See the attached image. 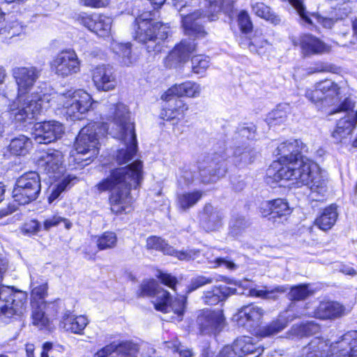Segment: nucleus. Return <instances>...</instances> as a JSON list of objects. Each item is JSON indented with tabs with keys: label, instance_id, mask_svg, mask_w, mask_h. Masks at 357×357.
<instances>
[{
	"label": "nucleus",
	"instance_id": "obj_32",
	"mask_svg": "<svg viewBox=\"0 0 357 357\" xmlns=\"http://www.w3.org/2000/svg\"><path fill=\"white\" fill-rule=\"evenodd\" d=\"M302 53L305 56L318 54L326 52L328 47L319 38L312 35H305L300 40Z\"/></svg>",
	"mask_w": 357,
	"mask_h": 357
},
{
	"label": "nucleus",
	"instance_id": "obj_52",
	"mask_svg": "<svg viewBox=\"0 0 357 357\" xmlns=\"http://www.w3.org/2000/svg\"><path fill=\"white\" fill-rule=\"evenodd\" d=\"M61 222L64 223V227L66 229H70L73 226L72 222L69 220L56 214L45 220L43 228L45 230H50L52 227L57 226Z\"/></svg>",
	"mask_w": 357,
	"mask_h": 357
},
{
	"label": "nucleus",
	"instance_id": "obj_53",
	"mask_svg": "<svg viewBox=\"0 0 357 357\" xmlns=\"http://www.w3.org/2000/svg\"><path fill=\"white\" fill-rule=\"evenodd\" d=\"M218 280L215 277L209 276H204L199 275L195 278H192L190 285L188 287V289L186 293L190 294V292L197 289L198 288L204 286L206 284H211L214 281H218Z\"/></svg>",
	"mask_w": 357,
	"mask_h": 357
},
{
	"label": "nucleus",
	"instance_id": "obj_3",
	"mask_svg": "<svg viewBox=\"0 0 357 357\" xmlns=\"http://www.w3.org/2000/svg\"><path fill=\"white\" fill-rule=\"evenodd\" d=\"M142 167L140 160H135L126 167L113 170L109 176L97 184L100 192L111 191L109 203L113 213L119 214L130 211L133 199L130 190L140 185L143 178Z\"/></svg>",
	"mask_w": 357,
	"mask_h": 357
},
{
	"label": "nucleus",
	"instance_id": "obj_39",
	"mask_svg": "<svg viewBox=\"0 0 357 357\" xmlns=\"http://www.w3.org/2000/svg\"><path fill=\"white\" fill-rule=\"evenodd\" d=\"M77 181L76 176L68 174L63 175L54 185L52 186V192L49 196V202L51 203L56 199L61 193L64 190L70 188Z\"/></svg>",
	"mask_w": 357,
	"mask_h": 357
},
{
	"label": "nucleus",
	"instance_id": "obj_19",
	"mask_svg": "<svg viewBox=\"0 0 357 357\" xmlns=\"http://www.w3.org/2000/svg\"><path fill=\"white\" fill-rule=\"evenodd\" d=\"M39 169L50 178H59L64 171L63 155L55 149L43 152L37 160Z\"/></svg>",
	"mask_w": 357,
	"mask_h": 357
},
{
	"label": "nucleus",
	"instance_id": "obj_28",
	"mask_svg": "<svg viewBox=\"0 0 357 357\" xmlns=\"http://www.w3.org/2000/svg\"><path fill=\"white\" fill-rule=\"evenodd\" d=\"M347 314L344 305L336 301L320 302L314 312V317L320 319H333Z\"/></svg>",
	"mask_w": 357,
	"mask_h": 357
},
{
	"label": "nucleus",
	"instance_id": "obj_16",
	"mask_svg": "<svg viewBox=\"0 0 357 357\" xmlns=\"http://www.w3.org/2000/svg\"><path fill=\"white\" fill-rule=\"evenodd\" d=\"M227 284L234 285L233 287H227L226 285H220L214 287L211 291H208L203 296L204 302L207 305H215L220 301H223L227 296L232 294H243L244 290L252 289L250 287V282L247 280H234L231 279H225Z\"/></svg>",
	"mask_w": 357,
	"mask_h": 357
},
{
	"label": "nucleus",
	"instance_id": "obj_1",
	"mask_svg": "<svg viewBox=\"0 0 357 357\" xmlns=\"http://www.w3.org/2000/svg\"><path fill=\"white\" fill-rule=\"evenodd\" d=\"M306 146L298 139H290L281 142L275 154L278 161L266 171V183L292 181L298 186L306 185L310 190V199L320 201L327 192V174L313 160L303 156Z\"/></svg>",
	"mask_w": 357,
	"mask_h": 357
},
{
	"label": "nucleus",
	"instance_id": "obj_38",
	"mask_svg": "<svg viewBox=\"0 0 357 357\" xmlns=\"http://www.w3.org/2000/svg\"><path fill=\"white\" fill-rule=\"evenodd\" d=\"M31 140L24 135L13 138L9 144V151L16 155H24L31 149Z\"/></svg>",
	"mask_w": 357,
	"mask_h": 357
},
{
	"label": "nucleus",
	"instance_id": "obj_45",
	"mask_svg": "<svg viewBox=\"0 0 357 357\" xmlns=\"http://www.w3.org/2000/svg\"><path fill=\"white\" fill-rule=\"evenodd\" d=\"M192 70L195 74L204 76L209 67V58L205 55L199 54L194 56L191 60Z\"/></svg>",
	"mask_w": 357,
	"mask_h": 357
},
{
	"label": "nucleus",
	"instance_id": "obj_24",
	"mask_svg": "<svg viewBox=\"0 0 357 357\" xmlns=\"http://www.w3.org/2000/svg\"><path fill=\"white\" fill-rule=\"evenodd\" d=\"M264 310L257 305L251 304L242 307L233 317L238 325L249 328L258 327L262 321Z\"/></svg>",
	"mask_w": 357,
	"mask_h": 357
},
{
	"label": "nucleus",
	"instance_id": "obj_61",
	"mask_svg": "<svg viewBox=\"0 0 357 357\" xmlns=\"http://www.w3.org/2000/svg\"><path fill=\"white\" fill-rule=\"evenodd\" d=\"M178 97V91L177 88V84H174L169 89H168L162 96L161 99L164 101L167 102L168 103H172L174 102V100L175 99L174 97Z\"/></svg>",
	"mask_w": 357,
	"mask_h": 357
},
{
	"label": "nucleus",
	"instance_id": "obj_8",
	"mask_svg": "<svg viewBox=\"0 0 357 357\" xmlns=\"http://www.w3.org/2000/svg\"><path fill=\"white\" fill-rule=\"evenodd\" d=\"M138 295L152 297V303L156 310L164 313L172 311L178 321L182 320L186 301L184 296H180L174 301L170 300L169 292L160 288L154 280H144L140 285Z\"/></svg>",
	"mask_w": 357,
	"mask_h": 357
},
{
	"label": "nucleus",
	"instance_id": "obj_56",
	"mask_svg": "<svg viewBox=\"0 0 357 357\" xmlns=\"http://www.w3.org/2000/svg\"><path fill=\"white\" fill-rule=\"evenodd\" d=\"M269 43L262 34L255 33L250 40L248 48L252 52H259V50L268 45Z\"/></svg>",
	"mask_w": 357,
	"mask_h": 357
},
{
	"label": "nucleus",
	"instance_id": "obj_27",
	"mask_svg": "<svg viewBox=\"0 0 357 357\" xmlns=\"http://www.w3.org/2000/svg\"><path fill=\"white\" fill-rule=\"evenodd\" d=\"M224 214L211 204H206L200 214L199 223L207 231L219 229L223 224Z\"/></svg>",
	"mask_w": 357,
	"mask_h": 357
},
{
	"label": "nucleus",
	"instance_id": "obj_10",
	"mask_svg": "<svg viewBox=\"0 0 357 357\" xmlns=\"http://www.w3.org/2000/svg\"><path fill=\"white\" fill-rule=\"evenodd\" d=\"M151 12L144 13L136 17L134 24L135 39L142 43H155L154 46L147 45L148 52H160V42L168 36L169 27L161 22H155Z\"/></svg>",
	"mask_w": 357,
	"mask_h": 357
},
{
	"label": "nucleus",
	"instance_id": "obj_7",
	"mask_svg": "<svg viewBox=\"0 0 357 357\" xmlns=\"http://www.w3.org/2000/svg\"><path fill=\"white\" fill-rule=\"evenodd\" d=\"M110 130L106 123H93L82 128L75 144V154H71L70 162L84 167L90 164L99 153L98 135H105Z\"/></svg>",
	"mask_w": 357,
	"mask_h": 357
},
{
	"label": "nucleus",
	"instance_id": "obj_59",
	"mask_svg": "<svg viewBox=\"0 0 357 357\" xmlns=\"http://www.w3.org/2000/svg\"><path fill=\"white\" fill-rule=\"evenodd\" d=\"M238 25L242 31L247 33L252 28L250 16L245 11H241L238 17Z\"/></svg>",
	"mask_w": 357,
	"mask_h": 357
},
{
	"label": "nucleus",
	"instance_id": "obj_54",
	"mask_svg": "<svg viewBox=\"0 0 357 357\" xmlns=\"http://www.w3.org/2000/svg\"><path fill=\"white\" fill-rule=\"evenodd\" d=\"M311 294L308 285L301 284L291 288L289 297L293 300H303Z\"/></svg>",
	"mask_w": 357,
	"mask_h": 357
},
{
	"label": "nucleus",
	"instance_id": "obj_21",
	"mask_svg": "<svg viewBox=\"0 0 357 357\" xmlns=\"http://www.w3.org/2000/svg\"><path fill=\"white\" fill-rule=\"evenodd\" d=\"M64 127L56 121L37 123L34 125L33 136L38 144H49L62 137Z\"/></svg>",
	"mask_w": 357,
	"mask_h": 357
},
{
	"label": "nucleus",
	"instance_id": "obj_49",
	"mask_svg": "<svg viewBox=\"0 0 357 357\" xmlns=\"http://www.w3.org/2000/svg\"><path fill=\"white\" fill-rule=\"evenodd\" d=\"M117 241L115 233L107 231L103 233L97 239V245L99 250H106L114 248Z\"/></svg>",
	"mask_w": 357,
	"mask_h": 357
},
{
	"label": "nucleus",
	"instance_id": "obj_9",
	"mask_svg": "<svg viewBox=\"0 0 357 357\" xmlns=\"http://www.w3.org/2000/svg\"><path fill=\"white\" fill-rule=\"evenodd\" d=\"M8 262L0 257V282L6 271ZM27 294L14 291L13 288L0 285V323H7L14 315L20 316L26 311Z\"/></svg>",
	"mask_w": 357,
	"mask_h": 357
},
{
	"label": "nucleus",
	"instance_id": "obj_57",
	"mask_svg": "<svg viewBox=\"0 0 357 357\" xmlns=\"http://www.w3.org/2000/svg\"><path fill=\"white\" fill-rule=\"evenodd\" d=\"M248 225V222L245 220L244 217H233L229 223L231 233L233 235H238L240 231L246 228Z\"/></svg>",
	"mask_w": 357,
	"mask_h": 357
},
{
	"label": "nucleus",
	"instance_id": "obj_2",
	"mask_svg": "<svg viewBox=\"0 0 357 357\" xmlns=\"http://www.w3.org/2000/svg\"><path fill=\"white\" fill-rule=\"evenodd\" d=\"M41 75V70L33 66H19L11 69V76L17 86V96L9 104L10 117L16 122L31 123L47 109L52 100L51 94L43 90L33 91Z\"/></svg>",
	"mask_w": 357,
	"mask_h": 357
},
{
	"label": "nucleus",
	"instance_id": "obj_34",
	"mask_svg": "<svg viewBox=\"0 0 357 357\" xmlns=\"http://www.w3.org/2000/svg\"><path fill=\"white\" fill-rule=\"evenodd\" d=\"M54 303L40 301L32 304V323L40 329L47 328L50 324V320L46 315L47 307L54 305Z\"/></svg>",
	"mask_w": 357,
	"mask_h": 357
},
{
	"label": "nucleus",
	"instance_id": "obj_22",
	"mask_svg": "<svg viewBox=\"0 0 357 357\" xmlns=\"http://www.w3.org/2000/svg\"><path fill=\"white\" fill-rule=\"evenodd\" d=\"M78 22L100 37L109 36L111 33L112 19L104 15L82 13L77 17Z\"/></svg>",
	"mask_w": 357,
	"mask_h": 357
},
{
	"label": "nucleus",
	"instance_id": "obj_47",
	"mask_svg": "<svg viewBox=\"0 0 357 357\" xmlns=\"http://www.w3.org/2000/svg\"><path fill=\"white\" fill-rule=\"evenodd\" d=\"M272 209L273 211V218L286 217L291 213V208L287 200L284 199L272 200Z\"/></svg>",
	"mask_w": 357,
	"mask_h": 357
},
{
	"label": "nucleus",
	"instance_id": "obj_43",
	"mask_svg": "<svg viewBox=\"0 0 357 357\" xmlns=\"http://www.w3.org/2000/svg\"><path fill=\"white\" fill-rule=\"evenodd\" d=\"M178 91V97L197 98L202 92V86L199 84L187 81L181 84H177Z\"/></svg>",
	"mask_w": 357,
	"mask_h": 357
},
{
	"label": "nucleus",
	"instance_id": "obj_44",
	"mask_svg": "<svg viewBox=\"0 0 357 357\" xmlns=\"http://www.w3.org/2000/svg\"><path fill=\"white\" fill-rule=\"evenodd\" d=\"M288 321L289 320H287L283 315H280L278 319L261 328L259 335L262 337L274 335L282 331L287 326Z\"/></svg>",
	"mask_w": 357,
	"mask_h": 357
},
{
	"label": "nucleus",
	"instance_id": "obj_29",
	"mask_svg": "<svg viewBox=\"0 0 357 357\" xmlns=\"http://www.w3.org/2000/svg\"><path fill=\"white\" fill-rule=\"evenodd\" d=\"M88 324V319L85 316H76L70 310H66L61 317L59 327L66 331L81 335Z\"/></svg>",
	"mask_w": 357,
	"mask_h": 357
},
{
	"label": "nucleus",
	"instance_id": "obj_42",
	"mask_svg": "<svg viewBox=\"0 0 357 357\" xmlns=\"http://www.w3.org/2000/svg\"><path fill=\"white\" fill-rule=\"evenodd\" d=\"M253 12L259 17L270 22L273 24H278L280 22V17L275 15L270 7L261 2H257L252 5Z\"/></svg>",
	"mask_w": 357,
	"mask_h": 357
},
{
	"label": "nucleus",
	"instance_id": "obj_51",
	"mask_svg": "<svg viewBox=\"0 0 357 357\" xmlns=\"http://www.w3.org/2000/svg\"><path fill=\"white\" fill-rule=\"evenodd\" d=\"M116 352L122 357H136L138 352V347L131 342H124L116 344Z\"/></svg>",
	"mask_w": 357,
	"mask_h": 357
},
{
	"label": "nucleus",
	"instance_id": "obj_13",
	"mask_svg": "<svg viewBox=\"0 0 357 357\" xmlns=\"http://www.w3.org/2000/svg\"><path fill=\"white\" fill-rule=\"evenodd\" d=\"M199 179L203 184L217 182L227 172V164L223 156L217 153L208 156L198 162Z\"/></svg>",
	"mask_w": 357,
	"mask_h": 357
},
{
	"label": "nucleus",
	"instance_id": "obj_31",
	"mask_svg": "<svg viewBox=\"0 0 357 357\" xmlns=\"http://www.w3.org/2000/svg\"><path fill=\"white\" fill-rule=\"evenodd\" d=\"M195 49V44L193 41L182 40L167 56V65L172 67L174 64L185 61Z\"/></svg>",
	"mask_w": 357,
	"mask_h": 357
},
{
	"label": "nucleus",
	"instance_id": "obj_50",
	"mask_svg": "<svg viewBox=\"0 0 357 357\" xmlns=\"http://www.w3.org/2000/svg\"><path fill=\"white\" fill-rule=\"evenodd\" d=\"M178 176V183L181 187L188 186L192 183L195 180V172L192 171L190 165H183L179 169Z\"/></svg>",
	"mask_w": 357,
	"mask_h": 357
},
{
	"label": "nucleus",
	"instance_id": "obj_23",
	"mask_svg": "<svg viewBox=\"0 0 357 357\" xmlns=\"http://www.w3.org/2000/svg\"><path fill=\"white\" fill-rule=\"evenodd\" d=\"M200 332L204 335H216L225 326V319L221 310L203 311L197 317Z\"/></svg>",
	"mask_w": 357,
	"mask_h": 357
},
{
	"label": "nucleus",
	"instance_id": "obj_17",
	"mask_svg": "<svg viewBox=\"0 0 357 357\" xmlns=\"http://www.w3.org/2000/svg\"><path fill=\"white\" fill-rule=\"evenodd\" d=\"M50 68L59 77H67L79 72L80 61L74 50H66L54 57Z\"/></svg>",
	"mask_w": 357,
	"mask_h": 357
},
{
	"label": "nucleus",
	"instance_id": "obj_36",
	"mask_svg": "<svg viewBox=\"0 0 357 357\" xmlns=\"http://www.w3.org/2000/svg\"><path fill=\"white\" fill-rule=\"evenodd\" d=\"M337 219V208L335 206L324 209L320 215L315 219L314 225L323 231L331 229Z\"/></svg>",
	"mask_w": 357,
	"mask_h": 357
},
{
	"label": "nucleus",
	"instance_id": "obj_11",
	"mask_svg": "<svg viewBox=\"0 0 357 357\" xmlns=\"http://www.w3.org/2000/svg\"><path fill=\"white\" fill-rule=\"evenodd\" d=\"M52 102H57L58 105L63 108L66 114L72 120L82 119L84 116L93 109V101L91 96L86 91L78 89L68 91L65 93L51 95Z\"/></svg>",
	"mask_w": 357,
	"mask_h": 357
},
{
	"label": "nucleus",
	"instance_id": "obj_14",
	"mask_svg": "<svg viewBox=\"0 0 357 357\" xmlns=\"http://www.w3.org/2000/svg\"><path fill=\"white\" fill-rule=\"evenodd\" d=\"M340 87L331 79H325L317 83L314 89H307L306 98L312 102L323 106H329L340 100Z\"/></svg>",
	"mask_w": 357,
	"mask_h": 357
},
{
	"label": "nucleus",
	"instance_id": "obj_48",
	"mask_svg": "<svg viewBox=\"0 0 357 357\" xmlns=\"http://www.w3.org/2000/svg\"><path fill=\"white\" fill-rule=\"evenodd\" d=\"M320 330L319 326L314 321L307 322L299 326H294L292 332L299 337L308 336L317 333Z\"/></svg>",
	"mask_w": 357,
	"mask_h": 357
},
{
	"label": "nucleus",
	"instance_id": "obj_6",
	"mask_svg": "<svg viewBox=\"0 0 357 357\" xmlns=\"http://www.w3.org/2000/svg\"><path fill=\"white\" fill-rule=\"evenodd\" d=\"M301 357H357V331L344 333L330 344L314 337L303 349Z\"/></svg>",
	"mask_w": 357,
	"mask_h": 357
},
{
	"label": "nucleus",
	"instance_id": "obj_37",
	"mask_svg": "<svg viewBox=\"0 0 357 357\" xmlns=\"http://www.w3.org/2000/svg\"><path fill=\"white\" fill-rule=\"evenodd\" d=\"M31 303L45 301L44 298L47 294V282L41 278L31 275Z\"/></svg>",
	"mask_w": 357,
	"mask_h": 357
},
{
	"label": "nucleus",
	"instance_id": "obj_63",
	"mask_svg": "<svg viewBox=\"0 0 357 357\" xmlns=\"http://www.w3.org/2000/svg\"><path fill=\"white\" fill-rule=\"evenodd\" d=\"M116 349V344L112 343L98 351L93 357H108Z\"/></svg>",
	"mask_w": 357,
	"mask_h": 357
},
{
	"label": "nucleus",
	"instance_id": "obj_20",
	"mask_svg": "<svg viewBox=\"0 0 357 357\" xmlns=\"http://www.w3.org/2000/svg\"><path fill=\"white\" fill-rule=\"evenodd\" d=\"M255 137V129L254 127L242 126L236 132L234 139L238 146L235 149L234 155L236 162L238 165L241 163L248 164L252 162L255 152L248 146H243L247 144V141L252 140Z\"/></svg>",
	"mask_w": 357,
	"mask_h": 357
},
{
	"label": "nucleus",
	"instance_id": "obj_30",
	"mask_svg": "<svg viewBox=\"0 0 357 357\" xmlns=\"http://www.w3.org/2000/svg\"><path fill=\"white\" fill-rule=\"evenodd\" d=\"M188 110V105L179 98L174 100L172 103H168L162 109L160 117L165 121H180L183 119L185 112Z\"/></svg>",
	"mask_w": 357,
	"mask_h": 357
},
{
	"label": "nucleus",
	"instance_id": "obj_64",
	"mask_svg": "<svg viewBox=\"0 0 357 357\" xmlns=\"http://www.w3.org/2000/svg\"><path fill=\"white\" fill-rule=\"evenodd\" d=\"M22 230L26 234H36L40 230V223L36 220H31L24 224Z\"/></svg>",
	"mask_w": 357,
	"mask_h": 357
},
{
	"label": "nucleus",
	"instance_id": "obj_33",
	"mask_svg": "<svg viewBox=\"0 0 357 357\" xmlns=\"http://www.w3.org/2000/svg\"><path fill=\"white\" fill-rule=\"evenodd\" d=\"M130 43H119L114 40L111 42L110 48L118 56L122 65L130 66L137 61V57L132 54Z\"/></svg>",
	"mask_w": 357,
	"mask_h": 357
},
{
	"label": "nucleus",
	"instance_id": "obj_15",
	"mask_svg": "<svg viewBox=\"0 0 357 357\" xmlns=\"http://www.w3.org/2000/svg\"><path fill=\"white\" fill-rule=\"evenodd\" d=\"M263 351L262 346L254 342L252 337L241 336L237 337L231 346H225L218 357H259Z\"/></svg>",
	"mask_w": 357,
	"mask_h": 357
},
{
	"label": "nucleus",
	"instance_id": "obj_40",
	"mask_svg": "<svg viewBox=\"0 0 357 357\" xmlns=\"http://www.w3.org/2000/svg\"><path fill=\"white\" fill-rule=\"evenodd\" d=\"M289 289L288 285H278L271 289H250L249 296L264 299H276L277 294H282Z\"/></svg>",
	"mask_w": 357,
	"mask_h": 357
},
{
	"label": "nucleus",
	"instance_id": "obj_41",
	"mask_svg": "<svg viewBox=\"0 0 357 357\" xmlns=\"http://www.w3.org/2000/svg\"><path fill=\"white\" fill-rule=\"evenodd\" d=\"M289 110V105H279L276 109L271 111L267 115L266 119L267 124L269 126H273L284 123L287 119Z\"/></svg>",
	"mask_w": 357,
	"mask_h": 357
},
{
	"label": "nucleus",
	"instance_id": "obj_25",
	"mask_svg": "<svg viewBox=\"0 0 357 357\" xmlns=\"http://www.w3.org/2000/svg\"><path fill=\"white\" fill-rule=\"evenodd\" d=\"M92 80L98 91L113 90L116 81L112 67L106 65L98 66L92 70Z\"/></svg>",
	"mask_w": 357,
	"mask_h": 357
},
{
	"label": "nucleus",
	"instance_id": "obj_60",
	"mask_svg": "<svg viewBox=\"0 0 357 357\" xmlns=\"http://www.w3.org/2000/svg\"><path fill=\"white\" fill-rule=\"evenodd\" d=\"M213 268L225 267V268L234 271L238 268V265L229 260L228 258L216 257L213 261L211 262Z\"/></svg>",
	"mask_w": 357,
	"mask_h": 357
},
{
	"label": "nucleus",
	"instance_id": "obj_5",
	"mask_svg": "<svg viewBox=\"0 0 357 357\" xmlns=\"http://www.w3.org/2000/svg\"><path fill=\"white\" fill-rule=\"evenodd\" d=\"M197 3V0H176L174 5L180 7L178 11L185 33L199 38L205 37L207 34L204 24L215 20L221 10H229L233 0H210L205 13L194 8Z\"/></svg>",
	"mask_w": 357,
	"mask_h": 357
},
{
	"label": "nucleus",
	"instance_id": "obj_62",
	"mask_svg": "<svg viewBox=\"0 0 357 357\" xmlns=\"http://www.w3.org/2000/svg\"><path fill=\"white\" fill-rule=\"evenodd\" d=\"M80 3L91 8H104L109 5V0H79Z\"/></svg>",
	"mask_w": 357,
	"mask_h": 357
},
{
	"label": "nucleus",
	"instance_id": "obj_4",
	"mask_svg": "<svg viewBox=\"0 0 357 357\" xmlns=\"http://www.w3.org/2000/svg\"><path fill=\"white\" fill-rule=\"evenodd\" d=\"M106 107V116L110 121L109 134L120 140L123 145L117 151L116 161L119 164H126L137 153V142L134 123L130 119L128 107L123 103L109 104Z\"/></svg>",
	"mask_w": 357,
	"mask_h": 357
},
{
	"label": "nucleus",
	"instance_id": "obj_58",
	"mask_svg": "<svg viewBox=\"0 0 357 357\" xmlns=\"http://www.w3.org/2000/svg\"><path fill=\"white\" fill-rule=\"evenodd\" d=\"M156 276L160 280L162 284L176 291L177 280L174 276L172 275L171 274L164 273L161 271H158Z\"/></svg>",
	"mask_w": 357,
	"mask_h": 357
},
{
	"label": "nucleus",
	"instance_id": "obj_18",
	"mask_svg": "<svg viewBox=\"0 0 357 357\" xmlns=\"http://www.w3.org/2000/svg\"><path fill=\"white\" fill-rule=\"evenodd\" d=\"M354 103L350 99H345L335 112H344L345 115L337 123L332 136L337 142H341L352 132L357 122V112L354 110Z\"/></svg>",
	"mask_w": 357,
	"mask_h": 357
},
{
	"label": "nucleus",
	"instance_id": "obj_26",
	"mask_svg": "<svg viewBox=\"0 0 357 357\" xmlns=\"http://www.w3.org/2000/svg\"><path fill=\"white\" fill-rule=\"evenodd\" d=\"M146 248L149 250L161 251L165 255L175 256L180 260L188 261L194 259L197 256L195 250L177 251L158 236L149 237L146 240Z\"/></svg>",
	"mask_w": 357,
	"mask_h": 357
},
{
	"label": "nucleus",
	"instance_id": "obj_46",
	"mask_svg": "<svg viewBox=\"0 0 357 357\" xmlns=\"http://www.w3.org/2000/svg\"><path fill=\"white\" fill-rule=\"evenodd\" d=\"M4 15V13L0 9V38L2 40L20 35L22 29V26H18L17 22L8 29L7 27L3 26Z\"/></svg>",
	"mask_w": 357,
	"mask_h": 357
},
{
	"label": "nucleus",
	"instance_id": "obj_35",
	"mask_svg": "<svg viewBox=\"0 0 357 357\" xmlns=\"http://www.w3.org/2000/svg\"><path fill=\"white\" fill-rule=\"evenodd\" d=\"M204 192L199 190L186 191L177 195L176 204L182 211H186L195 206L202 198Z\"/></svg>",
	"mask_w": 357,
	"mask_h": 357
},
{
	"label": "nucleus",
	"instance_id": "obj_12",
	"mask_svg": "<svg viewBox=\"0 0 357 357\" xmlns=\"http://www.w3.org/2000/svg\"><path fill=\"white\" fill-rule=\"evenodd\" d=\"M41 184L39 174L29 172L22 174L16 181L13 197L19 204H26L37 199Z\"/></svg>",
	"mask_w": 357,
	"mask_h": 357
},
{
	"label": "nucleus",
	"instance_id": "obj_55",
	"mask_svg": "<svg viewBox=\"0 0 357 357\" xmlns=\"http://www.w3.org/2000/svg\"><path fill=\"white\" fill-rule=\"evenodd\" d=\"M166 347L172 349L174 352H178L180 357H192L193 356L192 351L187 347L181 344L177 339L166 342Z\"/></svg>",
	"mask_w": 357,
	"mask_h": 357
}]
</instances>
